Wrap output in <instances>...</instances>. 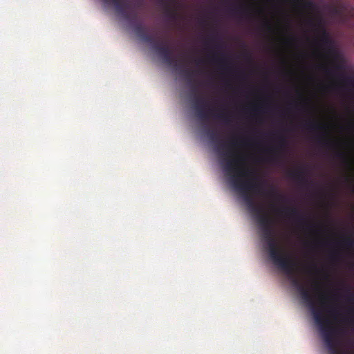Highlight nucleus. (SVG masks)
<instances>
[{"instance_id":"29","label":"nucleus","mask_w":354,"mask_h":354,"mask_svg":"<svg viewBox=\"0 0 354 354\" xmlns=\"http://www.w3.org/2000/svg\"><path fill=\"white\" fill-rule=\"evenodd\" d=\"M348 322L351 324H353L354 326V316L351 318L349 320H348Z\"/></svg>"},{"instance_id":"32","label":"nucleus","mask_w":354,"mask_h":354,"mask_svg":"<svg viewBox=\"0 0 354 354\" xmlns=\"http://www.w3.org/2000/svg\"><path fill=\"white\" fill-rule=\"evenodd\" d=\"M156 51L158 50V39H156Z\"/></svg>"},{"instance_id":"34","label":"nucleus","mask_w":354,"mask_h":354,"mask_svg":"<svg viewBox=\"0 0 354 354\" xmlns=\"http://www.w3.org/2000/svg\"><path fill=\"white\" fill-rule=\"evenodd\" d=\"M321 24H322V23H321V21L319 20V21H318V25H319V26H321Z\"/></svg>"},{"instance_id":"25","label":"nucleus","mask_w":354,"mask_h":354,"mask_svg":"<svg viewBox=\"0 0 354 354\" xmlns=\"http://www.w3.org/2000/svg\"><path fill=\"white\" fill-rule=\"evenodd\" d=\"M330 315L335 316L337 315L338 310L337 308L335 307H330L329 308V310L328 311Z\"/></svg>"},{"instance_id":"8","label":"nucleus","mask_w":354,"mask_h":354,"mask_svg":"<svg viewBox=\"0 0 354 354\" xmlns=\"http://www.w3.org/2000/svg\"><path fill=\"white\" fill-rule=\"evenodd\" d=\"M288 176L302 185H307L309 184L308 178L306 176L304 171L302 168H298L295 170H290L288 173Z\"/></svg>"},{"instance_id":"17","label":"nucleus","mask_w":354,"mask_h":354,"mask_svg":"<svg viewBox=\"0 0 354 354\" xmlns=\"http://www.w3.org/2000/svg\"><path fill=\"white\" fill-rule=\"evenodd\" d=\"M247 12H248V10L243 7H240V8H239V9H236V8L231 9V13L234 16L243 17Z\"/></svg>"},{"instance_id":"4","label":"nucleus","mask_w":354,"mask_h":354,"mask_svg":"<svg viewBox=\"0 0 354 354\" xmlns=\"http://www.w3.org/2000/svg\"><path fill=\"white\" fill-rule=\"evenodd\" d=\"M322 35L319 39L320 45L324 47L327 51L328 54L330 55L334 60H338L340 59V55L337 50L334 46V42L330 38V36L328 31L322 26Z\"/></svg>"},{"instance_id":"18","label":"nucleus","mask_w":354,"mask_h":354,"mask_svg":"<svg viewBox=\"0 0 354 354\" xmlns=\"http://www.w3.org/2000/svg\"><path fill=\"white\" fill-rule=\"evenodd\" d=\"M342 243L347 248H353L354 246V240L351 236H347L343 239Z\"/></svg>"},{"instance_id":"35","label":"nucleus","mask_w":354,"mask_h":354,"mask_svg":"<svg viewBox=\"0 0 354 354\" xmlns=\"http://www.w3.org/2000/svg\"><path fill=\"white\" fill-rule=\"evenodd\" d=\"M330 88H335V86L333 84V85L330 86Z\"/></svg>"},{"instance_id":"1","label":"nucleus","mask_w":354,"mask_h":354,"mask_svg":"<svg viewBox=\"0 0 354 354\" xmlns=\"http://www.w3.org/2000/svg\"><path fill=\"white\" fill-rule=\"evenodd\" d=\"M248 209L255 216L262 232L264 248L268 250L273 263L282 270L294 286L300 293L301 299L312 310L314 319L319 328L324 341L333 337L335 329L330 326L328 319L316 306L315 300L309 290L297 277L295 267L296 262L286 252L278 247L273 228L274 222L265 210L263 205L257 204L253 197H243Z\"/></svg>"},{"instance_id":"21","label":"nucleus","mask_w":354,"mask_h":354,"mask_svg":"<svg viewBox=\"0 0 354 354\" xmlns=\"http://www.w3.org/2000/svg\"><path fill=\"white\" fill-rule=\"evenodd\" d=\"M345 299H346V301L349 304L354 303V295L350 291L349 288L346 289Z\"/></svg>"},{"instance_id":"28","label":"nucleus","mask_w":354,"mask_h":354,"mask_svg":"<svg viewBox=\"0 0 354 354\" xmlns=\"http://www.w3.org/2000/svg\"><path fill=\"white\" fill-rule=\"evenodd\" d=\"M338 257V254L336 252H333L331 254H330V258L331 259L333 260H336Z\"/></svg>"},{"instance_id":"31","label":"nucleus","mask_w":354,"mask_h":354,"mask_svg":"<svg viewBox=\"0 0 354 354\" xmlns=\"http://www.w3.org/2000/svg\"><path fill=\"white\" fill-rule=\"evenodd\" d=\"M252 111H253L254 112H258V111H260V109H259V108H254V109H253V110H252Z\"/></svg>"},{"instance_id":"22","label":"nucleus","mask_w":354,"mask_h":354,"mask_svg":"<svg viewBox=\"0 0 354 354\" xmlns=\"http://www.w3.org/2000/svg\"><path fill=\"white\" fill-rule=\"evenodd\" d=\"M219 42H220V39L218 38V37L216 35H214L211 36L210 37L207 38L205 40L206 45L209 44H217Z\"/></svg>"},{"instance_id":"14","label":"nucleus","mask_w":354,"mask_h":354,"mask_svg":"<svg viewBox=\"0 0 354 354\" xmlns=\"http://www.w3.org/2000/svg\"><path fill=\"white\" fill-rule=\"evenodd\" d=\"M287 145V141L283 136H280L279 138V145L277 147H272L269 149V152L274 153L279 151V149H284Z\"/></svg>"},{"instance_id":"26","label":"nucleus","mask_w":354,"mask_h":354,"mask_svg":"<svg viewBox=\"0 0 354 354\" xmlns=\"http://www.w3.org/2000/svg\"><path fill=\"white\" fill-rule=\"evenodd\" d=\"M208 136L209 137V138L212 140V141H214L216 138V133L214 131H210L208 132Z\"/></svg>"},{"instance_id":"23","label":"nucleus","mask_w":354,"mask_h":354,"mask_svg":"<svg viewBox=\"0 0 354 354\" xmlns=\"http://www.w3.org/2000/svg\"><path fill=\"white\" fill-rule=\"evenodd\" d=\"M296 2L301 3L306 8H311L313 6V1L312 0H294Z\"/></svg>"},{"instance_id":"3","label":"nucleus","mask_w":354,"mask_h":354,"mask_svg":"<svg viewBox=\"0 0 354 354\" xmlns=\"http://www.w3.org/2000/svg\"><path fill=\"white\" fill-rule=\"evenodd\" d=\"M104 1L107 3H112L116 12L127 21L136 20L138 17V14L135 10H128L130 8V5L127 2H122V0H104Z\"/></svg>"},{"instance_id":"9","label":"nucleus","mask_w":354,"mask_h":354,"mask_svg":"<svg viewBox=\"0 0 354 354\" xmlns=\"http://www.w3.org/2000/svg\"><path fill=\"white\" fill-rule=\"evenodd\" d=\"M206 102L202 98H196L194 102V107L196 111V115L202 119L206 120L208 118V114L205 111L203 105H206Z\"/></svg>"},{"instance_id":"30","label":"nucleus","mask_w":354,"mask_h":354,"mask_svg":"<svg viewBox=\"0 0 354 354\" xmlns=\"http://www.w3.org/2000/svg\"><path fill=\"white\" fill-rule=\"evenodd\" d=\"M321 304H322V306H324L325 305L324 297H321Z\"/></svg>"},{"instance_id":"7","label":"nucleus","mask_w":354,"mask_h":354,"mask_svg":"<svg viewBox=\"0 0 354 354\" xmlns=\"http://www.w3.org/2000/svg\"><path fill=\"white\" fill-rule=\"evenodd\" d=\"M179 3L176 1H172L167 5L166 7V15L168 18L169 21L171 23H176L180 16L178 12V8Z\"/></svg>"},{"instance_id":"13","label":"nucleus","mask_w":354,"mask_h":354,"mask_svg":"<svg viewBox=\"0 0 354 354\" xmlns=\"http://www.w3.org/2000/svg\"><path fill=\"white\" fill-rule=\"evenodd\" d=\"M164 53L165 61L168 64L176 67L178 66V62L175 57L172 56L171 51L168 48H165L164 49Z\"/></svg>"},{"instance_id":"16","label":"nucleus","mask_w":354,"mask_h":354,"mask_svg":"<svg viewBox=\"0 0 354 354\" xmlns=\"http://www.w3.org/2000/svg\"><path fill=\"white\" fill-rule=\"evenodd\" d=\"M212 60L214 62H218L223 68H225L227 67V64L228 63L227 57L225 55H223L222 57L219 59L216 55H214L212 57Z\"/></svg>"},{"instance_id":"15","label":"nucleus","mask_w":354,"mask_h":354,"mask_svg":"<svg viewBox=\"0 0 354 354\" xmlns=\"http://www.w3.org/2000/svg\"><path fill=\"white\" fill-rule=\"evenodd\" d=\"M214 116L221 121H223L225 124H230L232 120L230 119L228 114L226 113H218L214 115Z\"/></svg>"},{"instance_id":"5","label":"nucleus","mask_w":354,"mask_h":354,"mask_svg":"<svg viewBox=\"0 0 354 354\" xmlns=\"http://www.w3.org/2000/svg\"><path fill=\"white\" fill-rule=\"evenodd\" d=\"M272 209H274L279 214H284L290 218H292L297 220L298 222L302 224H307L310 229L314 228V226L310 225L304 220V215L301 214L299 210L295 207H284L280 209H276L274 206H272Z\"/></svg>"},{"instance_id":"6","label":"nucleus","mask_w":354,"mask_h":354,"mask_svg":"<svg viewBox=\"0 0 354 354\" xmlns=\"http://www.w3.org/2000/svg\"><path fill=\"white\" fill-rule=\"evenodd\" d=\"M244 145L245 142L243 140L233 138L226 142L221 143L218 147V151H222L225 156L232 158L235 155L234 151L232 150V148Z\"/></svg>"},{"instance_id":"33","label":"nucleus","mask_w":354,"mask_h":354,"mask_svg":"<svg viewBox=\"0 0 354 354\" xmlns=\"http://www.w3.org/2000/svg\"><path fill=\"white\" fill-rule=\"evenodd\" d=\"M349 312L351 313H353V309L351 308H349Z\"/></svg>"},{"instance_id":"20","label":"nucleus","mask_w":354,"mask_h":354,"mask_svg":"<svg viewBox=\"0 0 354 354\" xmlns=\"http://www.w3.org/2000/svg\"><path fill=\"white\" fill-rule=\"evenodd\" d=\"M266 194L267 195L276 196L277 198L281 201H283L286 199V198L283 195L279 194L278 192H277V191L273 187H271L269 192H268Z\"/></svg>"},{"instance_id":"27","label":"nucleus","mask_w":354,"mask_h":354,"mask_svg":"<svg viewBox=\"0 0 354 354\" xmlns=\"http://www.w3.org/2000/svg\"><path fill=\"white\" fill-rule=\"evenodd\" d=\"M263 27H265L266 28V30L268 31H271L272 30V26L270 25V24L268 22V21H265L263 24Z\"/></svg>"},{"instance_id":"19","label":"nucleus","mask_w":354,"mask_h":354,"mask_svg":"<svg viewBox=\"0 0 354 354\" xmlns=\"http://www.w3.org/2000/svg\"><path fill=\"white\" fill-rule=\"evenodd\" d=\"M335 157L342 160L343 162L348 164L347 156L342 151H337L335 152Z\"/></svg>"},{"instance_id":"2","label":"nucleus","mask_w":354,"mask_h":354,"mask_svg":"<svg viewBox=\"0 0 354 354\" xmlns=\"http://www.w3.org/2000/svg\"><path fill=\"white\" fill-rule=\"evenodd\" d=\"M133 30L140 41L148 47V51H145L152 59L155 57V27L148 26L139 20L128 21Z\"/></svg>"},{"instance_id":"12","label":"nucleus","mask_w":354,"mask_h":354,"mask_svg":"<svg viewBox=\"0 0 354 354\" xmlns=\"http://www.w3.org/2000/svg\"><path fill=\"white\" fill-rule=\"evenodd\" d=\"M317 143L322 147H335V143L330 140L326 134H322L317 138Z\"/></svg>"},{"instance_id":"11","label":"nucleus","mask_w":354,"mask_h":354,"mask_svg":"<svg viewBox=\"0 0 354 354\" xmlns=\"http://www.w3.org/2000/svg\"><path fill=\"white\" fill-rule=\"evenodd\" d=\"M324 342L328 348L330 354H351L347 352L340 353L337 349V344L333 337L324 340Z\"/></svg>"},{"instance_id":"10","label":"nucleus","mask_w":354,"mask_h":354,"mask_svg":"<svg viewBox=\"0 0 354 354\" xmlns=\"http://www.w3.org/2000/svg\"><path fill=\"white\" fill-rule=\"evenodd\" d=\"M303 128L308 131H319L324 129V126L314 120H308L303 124Z\"/></svg>"},{"instance_id":"24","label":"nucleus","mask_w":354,"mask_h":354,"mask_svg":"<svg viewBox=\"0 0 354 354\" xmlns=\"http://www.w3.org/2000/svg\"><path fill=\"white\" fill-rule=\"evenodd\" d=\"M181 71L187 77L189 81L191 82L193 72L184 68H182Z\"/></svg>"}]
</instances>
